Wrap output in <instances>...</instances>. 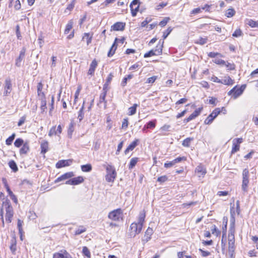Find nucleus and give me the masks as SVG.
I'll use <instances>...</instances> for the list:
<instances>
[{"label": "nucleus", "instance_id": "nucleus-49", "mask_svg": "<svg viewBox=\"0 0 258 258\" xmlns=\"http://www.w3.org/2000/svg\"><path fill=\"white\" fill-rule=\"evenodd\" d=\"M192 140V138H187L183 140L182 145L184 147H189L190 142Z\"/></svg>", "mask_w": 258, "mask_h": 258}, {"label": "nucleus", "instance_id": "nucleus-11", "mask_svg": "<svg viewBox=\"0 0 258 258\" xmlns=\"http://www.w3.org/2000/svg\"><path fill=\"white\" fill-rule=\"evenodd\" d=\"M72 162V159L61 160L56 163L55 166L57 168H60L63 167L70 166Z\"/></svg>", "mask_w": 258, "mask_h": 258}, {"label": "nucleus", "instance_id": "nucleus-53", "mask_svg": "<svg viewBox=\"0 0 258 258\" xmlns=\"http://www.w3.org/2000/svg\"><path fill=\"white\" fill-rule=\"evenodd\" d=\"M170 20L169 18H168V17H165L163 19V20H162L160 23H159V25L163 27L164 26H165L167 23H168V22L169 21V20Z\"/></svg>", "mask_w": 258, "mask_h": 258}, {"label": "nucleus", "instance_id": "nucleus-61", "mask_svg": "<svg viewBox=\"0 0 258 258\" xmlns=\"http://www.w3.org/2000/svg\"><path fill=\"white\" fill-rule=\"evenodd\" d=\"M175 164V163H174V160H172V161H170L169 162L165 163L164 166V167L168 168L172 167V166H173Z\"/></svg>", "mask_w": 258, "mask_h": 258}, {"label": "nucleus", "instance_id": "nucleus-24", "mask_svg": "<svg viewBox=\"0 0 258 258\" xmlns=\"http://www.w3.org/2000/svg\"><path fill=\"white\" fill-rule=\"evenodd\" d=\"M37 93L38 95L41 97V98L45 97L44 93L42 91L43 88L42 84L40 82L37 85Z\"/></svg>", "mask_w": 258, "mask_h": 258}, {"label": "nucleus", "instance_id": "nucleus-47", "mask_svg": "<svg viewBox=\"0 0 258 258\" xmlns=\"http://www.w3.org/2000/svg\"><path fill=\"white\" fill-rule=\"evenodd\" d=\"M106 94H107V93H106L105 91H103L101 93V94L100 95V97H99V102L100 103L102 102H105V103L106 102V101L105 100V97L106 96Z\"/></svg>", "mask_w": 258, "mask_h": 258}, {"label": "nucleus", "instance_id": "nucleus-10", "mask_svg": "<svg viewBox=\"0 0 258 258\" xmlns=\"http://www.w3.org/2000/svg\"><path fill=\"white\" fill-rule=\"evenodd\" d=\"M26 51V49L25 47H23L20 52V54L19 57L16 59L15 65L20 67L21 66V61L25 57V52Z\"/></svg>", "mask_w": 258, "mask_h": 258}, {"label": "nucleus", "instance_id": "nucleus-62", "mask_svg": "<svg viewBox=\"0 0 258 258\" xmlns=\"http://www.w3.org/2000/svg\"><path fill=\"white\" fill-rule=\"evenodd\" d=\"M211 231L213 234L218 235L220 233V231L218 230L215 225L212 226Z\"/></svg>", "mask_w": 258, "mask_h": 258}, {"label": "nucleus", "instance_id": "nucleus-9", "mask_svg": "<svg viewBox=\"0 0 258 258\" xmlns=\"http://www.w3.org/2000/svg\"><path fill=\"white\" fill-rule=\"evenodd\" d=\"M243 142L242 138H236L233 140L231 153L234 154L239 150L240 144Z\"/></svg>", "mask_w": 258, "mask_h": 258}, {"label": "nucleus", "instance_id": "nucleus-25", "mask_svg": "<svg viewBox=\"0 0 258 258\" xmlns=\"http://www.w3.org/2000/svg\"><path fill=\"white\" fill-rule=\"evenodd\" d=\"M74 125L75 123L73 121H71L68 130V136L70 139L72 138V134L74 131Z\"/></svg>", "mask_w": 258, "mask_h": 258}, {"label": "nucleus", "instance_id": "nucleus-51", "mask_svg": "<svg viewBox=\"0 0 258 258\" xmlns=\"http://www.w3.org/2000/svg\"><path fill=\"white\" fill-rule=\"evenodd\" d=\"M242 35V32L240 29H236L232 34V36L235 37H238Z\"/></svg>", "mask_w": 258, "mask_h": 258}, {"label": "nucleus", "instance_id": "nucleus-36", "mask_svg": "<svg viewBox=\"0 0 258 258\" xmlns=\"http://www.w3.org/2000/svg\"><path fill=\"white\" fill-rule=\"evenodd\" d=\"M41 107L40 109L41 110V112H44L45 109H46V100L45 97H43L41 98Z\"/></svg>", "mask_w": 258, "mask_h": 258}, {"label": "nucleus", "instance_id": "nucleus-38", "mask_svg": "<svg viewBox=\"0 0 258 258\" xmlns=\"http://www.w3.org/2000/svg\"><path fill=\"white\" fill-rule=\"evenodd\" d=\"M2 182H3V183L4 184V185L5 186V187L6 188V190L8 192V194L9 195L10 194L12 193V191L11 190V189L8 184L7 179L5 178H3Z\"/></svg>", "mask_w": 258, "mask_h": 258}, {"label": "nucleus", "instance_id": "nucleus-33", "mask_svg": "<svg viewBox=\"0 0 258 258\" xmlns=\"http://www.w3.org/2000/svg\"><path fill=\"white\" fill-rule=\"evenodd\" d=\"M10 248L12 253L15 254L17 249L16 240L15 239H14L11 241V245Z\"/></svg>", "mask_w": 258, "mask_h": 258}, {"label": "nucleus", "instance_id": "nucleus-43", "mask_svg": "<svg viewBox=\"0 0 258 258\" xmlns=\"http://www.w3.org/2000/svg\"><path fill=\"white\" fill-rule=\"evenodd\" d=\"M92 36H90V34L88 33H85L84 34V36H83V39H86V42L87 45H89L90 43H91L92 41Z\"/></svg>", "mask_w": 258, "mask_h": 258}, {"label": "nucleus", "instance_id": "nucleus-18", "mask_svg": "<svg viewBox=\"0 0 258 258\" xmlns=\"http://www.w3.org/2000/svg\"><path fill=\"white\" fill-rule=\"evenodd\" d=\"M164 40H160L158 44L156 46L154 51L157 55H160L162 52V48L163 46Z\"/></svg>", "mask_w": 258, "mask_h": 258}, {"label": "nucleus", "instance_id": "nucleus-31", "mask_svg": "<svg viewBox=\"0 0 258 258\" xmlns=\"http://www.w3.org/2000/svg\"><path fill=\"white\" fill-rule=\"evenodd\" d=\"M138 161V158L135 157L131 159L128 165V169H133L136 165Z\"/></svg>", "mask_w": 258, "mask_h": 258}, {"label": "nucleus", "instance_id": "nucleus-2", "mask_svg": "<svg viewBox=\"0 0 258 258\" xmlns=\"http://www.w3.org/2000/svg\"><path fill=\"white\" fill-rule=\"evenodd\" d=\"M107 174L105 176V179L107 182H113L115 179L117 173L114 166L108 165L106 167Z\"/></svg>", "mask_w": 258, "mask_h": 258}, {"label": "nucleus", "instance_id": "nucleus-29", "mask_svg": "<svg viewBox=\"0 0 258 258\" xmlns=\"http://www.w3.org/2000/svg\"><path fill=\"white\" fill-rule=\"evenodd\" d=\"M223 110H225V108L223 107L221 108V110L220 109V108H216L212 111V112L210 114L212 115L214 117V118H215L220 113L221 111Z\"/></svg>", "mask_w": 258, "mask_h": 258}, {"label": "nucleus", "instance_id": "nucleus-52", "mask_svg": "<svg viewBox=\"0 0 258 258\" xmlns=\"http://www.w3.org/2000/svg\"><path fill=\"white\" fill-rule=\"evenodd\" d=\"M249 171L247 169L245 168L242 172V179H248Z\"/></svg>", "mask_w": 258, "mask_h": 258}, {"label": "nucleus", "instance_id": "nucleus-48", "mask_svg": "<svg viewBox=\"0 0 258 258\" xmlns=\"http://www.w3.org/2000/svg\"><path fill=\"white\" fill-rule=\"evenodd\" d=\"M172 30V28L171 27H168V29L163 32V34L162 37L163 39H165L170 34Z\"/></svg>", "mask_w": 258, "mask_h": 258}, {"label": "nucleus", "instance_id": "nucleus-7", "mask_svg": "<svg viewBox=\"0 0 258 258\" xmlns=\"http://www.w3.org/2000/svg\"><path fill=\"white\" fill-rule=\"evenodd\" d=\"M140 4V0H133L131 3L130 7L133 17L136 16L137 12L139 11Z\"/></svg>", "mask_w": 258, "mask_h": 258}, {"label": "nucleus", "instance_id": "nucleus-17", "mask_svg": "<svg viewBox=\"0 0 258 258\" xmlns=\"http://www.w3.org/2000/svg\"><path fill=\"white\" fill-rule=\"evenodd\" d=\"M231 215L232 216V219L230 220L231 223L228 234V235L230 236H234L235 233V219L232 214Z\"/></svg>", "mask_w": 258, "mask_h": 258}, {"label": "nucleus", "instance_id": "nucleus-32", "mask_svg": "<svg viewBox=\"0 0 258 258\" xmlns=\"http://www.w3.org/2000/svg\"><path fill=\"white\" fill-rule=\"evenodd\" d=\"M246 24L252 28H258V22L253 20H248Z\"/></svg>", "mask_w": 258, "mask_h": 258}, {"label": "nucleus", "instance_id": "nucleus-54", "mask_svg": "<svg viewBox=\"0 0 258 258\" xmlns=\"http://www.w3.org/2000/svg\"><path fill=\"white\" fill-rule=\"evenodd\" d=\"M80 227L81 228H79L77 230H76V231H75V235H80L86 231V229L85 228H84L83 226H81Z\"/></svg>", "mask_w": 258, "mask_h": 258}, {"label": "nucleus", "instance_id": "nucleus-20", "mask_svg": "<svg viewBox=\"0 0 258 258\" xmlns=\"http://www.w3.org/2000/svg\"><path fill=\"white\" fill-rule=\"evenodd\" d=\"M153 234V229L149 227L146 230L145 234V239H143V241L145 242H147L150 239L151 236Z\"/></svg>", "mask_w": 258, "mask_h": 258}, {"label": "nucleus", "instance_id": "nucleus-16", "mask_svg": "<svg viewBox=\"0 0 258 258\" xmlns=\"http://www.w3.org/2000/svg\"><path fill=\"white\" fill-rule=\"evenodd\" d=\"M97 62L95 59L92 60L90 65V68L88 70V74L90 75H93L94 74L96 68L97 67Z\"/></svg>", "mask_w": 258, "mask_h": 258}, {"label": "nucleus", "instance_id": "nucleus-21", "mask_svg": "<svg viewBox=\"0 0 258 258\" xmlns=\"http://www.w3.org/2000/svg\"><path fill=\"white\" fill-rule=\"evenodd\" d=\"M29 151V146L27 142L25 143L20 150V155L26 154Z\"/></svg>", "mask_w": 258, "mask_h": 258}, {"label": "nucleus", "instance_id": "nucleus-3", "mask_svg": "<svg viewBox=\"0 0 258 258\" xmlns=\"http://www.w3.org/2000/svg\"><path fill=\"white\" fill-rule=\"evenodd\" d=\"M123 214V211L120 208L114 210L108 213V218L114 221H119Z\"/></svg>", "mask_w": 258, "mask_h": 258}, {"label": "nucleus", "instance_id": "nucleus-13", "mask_svg": "<svg viewBox=\"0 0 258 258\" xmlns=\"http://www.w3.org/2000/svg\"><path fill=\"white\" fill-rule=\"evenodd\" d=\"M62 253H55L53 255V258H72L70 254L66 250H61Z\"/></svg>", "mask_w": 258, "mask_h": 258}, {"label": "nucleus", "instance_id": "nucleus-45", "mask_svg": "<svg viewBox=\"0 0 258 258\" xmlns=\"http://www.w3.org/2000/svg\"><path fill=\"white\" fill-rule=\"evenodd\" d=\"M73 27V22L70 21L67 24L66 29L64 30V34H68Z\"/></svg>", "mask_w": 258, "mask_h": 258}, {"label": "nucleus", "instance_id": "nucleus-60", "mask_svg": "<svg viewBox=\"0 0 258 258\" xmlns=\"http://www.w3.org/2000/svg\"><path fill=\"white\" fill-rule=\"evenodd\" d=\"M167 180V177L165 175L160 176L157 179V181L161 183L164 182Z\"/></svg>", "mask_w": 258, "mask_h": 258}, {"label": "nucleus", "instance_id": "nucleus-37", "mask_svg": "<svg viewBox=\"0 0 258 258\" xmlns=\"http://www.w3.org/2000/svg\"><path fill=\"white\" fill-rule=\"evenodd\" d=\"M235 14V11L234 9L231 8L227 10L225 13V16L228 18L233 17Z\"/></svg>", "mask_w": 258, "mask_h": 258}, {"label": "nucleus", "instance_id": "nucleus-22", "mask_svg": "<svg viewBox=\"0 0 258 258\" xmlns=\"http://www.w3.org/2000/svg\"><path fill=\"white\" fill-rule=\"evenodd\" d=\"M48 143L46 141H43L41 144V153L45 154L48 151Z\"/></svg>", "mask_w": 258, "mask_h": 258}, {"label": "nucleus", "instance_id": "nucleus-26", "mask_svg": "<svg viewBox=\"0 0 258 258\" xmlns=\"http://www.w3.org/2000/svg\"><path fill=\"white\" fill-rule=\"evenodd\" d=\"M73 185H78L82 183L84 179L82 176H79L76 177L72 178Z\"/></svg>", "mask_w": 258, "mask_h": 258}, {"label": "nucleus", "instance_id": "nucleus-57", "mask_svg": "<svg viewBox=\"0 0 258 258\" xmlns=\"http://www.w3.org/2000/svg\"><path fill=\"white\" fill-rule=\"evenodd\" d=\"M56 126H53L50 128V130L49 132V133H48V136L51 137L52 135H56Z\"/></svg>", "mask_w": 258, "mask_h": 258}, {"label": "nucleus", "instance_id": "nucleus-34", "mask_svg": "<svg viewBox=\"0 0 258 258\" xmlns=\"http://www.w3.org/2000/svg\"><path fill=\"white\" fill-rule=\"evenodd\" d=\"M156 120L154 119L149 121L146 125L145 127L147 128H154L156 126Z\"/></svg>", "mask_w": 258, "mask_h": 258}, {"label": "nucleus", "instance_id": "nucleus-19", "mask_svg": "<svg viewBox=\"0 0 258 258\" xmlns=\"http://www.w3.org/2000/svg\"><path fill=\"white\" fill-rule=\"evenodd\" d=\"M234 82V80L229 76H225L224 79H221V84L226 85H232Z\"/></svg>", "mask_w": 258, "mask_h": 258}, {"label": "nucleus", "instance_id": "nucleus-8", "mask_svg": "<svg viewBox=\"0 0 258 258\" xmlns=\"http://www.w3.org/2000/svg\"><path fill=\"white\" fill-rule=\"evenodd\" d=\"M12 89V85L11 79L7 78L5 82L4 95L5 96H8L11 92Z\"/></svg>", "mask_w": 258, "mask_h": 258}, {"label": "nucleus", "instance_id": "nucleus-12", "mask_svg": "<svg viewBox=\"0 0 258 258\" xmlns=\"http://www.w3.org/2000/svg\"><path fill=\"white\" fill-rule=\"evenodd\" d=\"M74 176V173L73 172L71 171V172H67V173L61 175L59 177H58L55 180V182L56 183V182H59L60 181H62V180H64L65 179H69L70 178H72Z\"/></svg>", "mask_w": 258, "mask_h": 258}, {"label": "nucleus", "instance_id": "nucleus-42", "mask_svg": "<svg viewBox=\"0 0 258 258\" xmlns=\"http://www.w3.org/2000/svg\"><path fill=\"white\" fill-rule=\"evenodd\" d=\"M24 141L23 139L21 138H18L17 139L15 142H14V145L15 147L19 148L21 146H22L24 144Z\"/></svg>", "mask_w": 258, "mask_h": 258}, {"label": "nucleus", "instance_id": "nucleus-58", "mask_svg": "<svg viewBox=\"0 0 258 258\" xmlns=\"http://www.w3.org/2000/svg\"><path fill=\"white\" fill-rule=\"evenodd\" d=\"M128 126V119L127 118H124L122 122L121 127L123 129H126Z\"/></svg>", "mask_w": 258, "mask_h": 258}, {"label": "nucleus", "instance_id": "nucleus-55", "mask_svg": "<svg viewBox=\"0 0 258 258\" xmlns=\"http://www.w3.org/2000/svg\"><path fill=\"white\" fill-rule=\"evenodd\" d=\"M199 251L201 252V255L203 257H206L211 254V253L209 251H205L201 248L199 249Z\"/></svg>", "mask_w": 258, "mask_h": 258}, {"label": "nucleus", "instance_id": "nucleus-56", "mask_svg": "<svg viewBox=\"0 0 258 258\" xmlns=\"http://www.w3.org/2000/svg\"><path fill=\"white\" fill-rule=\"evenodd\" d=\"M157 76H152L151 77H150L149 78L147 81H146V83H149V84H152L154 82H155V81H156V80L157 79Z\"/></svg>", "mask_w": 258, "mask_h": 258}, {"label": "nucleus", "instance_id": "nucleus-50", "mask_svg": "<svg viewBox=\"0 0 258 258\" xmlns=\"http://www.w3.org/2000/svg\"><path fill=\"white\" fill-rule=\"evenodd\" d=\"M155 55H157L156 53L155 52V51H154L153 49H152V50H150L148 52L144 54V57L145 58H147V57H151V56H154Z\"/></svg>", "mask_w": 258, "mask_h": 258}, {"label": "nucleus", "instance_id": "nucleus-40", "mask_svg": "<svg viewBox=\"0 0 258 258\" xmlns=\"http://www.w3.org/2000/svg\"><path fill=\"white\" fill-rule=\"evenodd\" d=\"M145 216L146 215L145 212L140 213L138 223L141 224L142 225V226H143V224L145 221Z\"/></svg>", "mask_w": 258, "mask_h": 258}, {"label": "nucleus", "instance_id": "nucleus-59", "mask_svg": "<svg viewBox=\"0 0 258 258\" xmlns=\"http://www.w3.org/2000/svg\"><path fill=\"white\" fill-rule=\"evenodd\" d=\"M207 39L206 38H201L199 40L197 41L195 43L203 45L207 42Z\"/></svg>", "mask_w": 258, "mask_h": 258}, {"label": "nucleus", "instance_id": "nucleus-64", "mask_svg": "<svg viewBox=\"0 0 258 258\" xmlns=\"http://www.w3.org/2000/svg\"><path fill=\"white\" fill-rule=\"evenodd\" d=\"M26 117L25 116H23L22 117H21L18 122V126H21L24 123Z\"/></svg>", "mask_w": 258, "mask_h": 258}, {"label": "nucleus", "instance_id": "nucleus-44", "mask_svg": "<svg viewBox=\"0 0 258 258\" xmlns=\"http://www.w3.org/2000/svg\"><path fill=\"white\" fill-rule=\"evenodd\" d=\"M83 254L88 258L91 257V253L89 249L86 246H84L82 250Z\"/></svg>", "mask_w": 258, "mask_h": 258}, {"label": "nucleus", "instance_id": "nucleus-41", "mask_svg": "<svg viewBox=\"0 0 258 258\" xmlns=\"http://www.w3.org/2000/svg\"><path fill=\"white\" fill-rule=\"evenodd\" d=\"M133 77V75L131 74L128 75L126 77H124L121 83V85L122 87H124L126 85L127 81H128V80L131 79Z\"/></svg>", "mask_w": 258, "mask_h": 258}, {"label": "nucleus", "instance_id": "nucleus-1", "mask_svg": "<svg viewBox=\"0 0 258 258\" xmlns=\"http://www.w3.org/2000/svg\"><path fill=\"white\" fill-rule=\"evenodd\" d=\"M3 205L6 207V221L8 223H10L12 222L14 216L13 208L9 200H6L5 202H3Z\"/></svg>", "mask_w": 258, "mask_h": 258}, {"label": "nucleus", "instance_id": "nucleus-14", "mask_svg": "<svg viewBox=\"0 0 258 258\" xmlns=\"http://www.w3.org/2000/svg\"><path fill=\"white\" fill-rule=\"evenodd\" d=\"M125 27V23L123 22H116L111 26V30L122 31Z\"/></svg>", "mask_w": 258, "mask_h": 258}, {"label": "nucleus", "instance_id": "nucleus-23", "mask_svg": "<svg viewBox=\"0 0 258 258\" xmlns=\"http://www.w3.org/2000/svg\"><path fill=\"white\" fill-rule=\"evenodd\" d=\"M84 105H85V101H84L83 105L81 107V108L80 109L79 112H78V118L79 120V121L81 122L83 119L84 118Z\"/></svg>", "mask_w": 258, "mask_h": 258}, {"label": "nucleus", "instance_id": "nucleus-15", "mask_svg": "<svg viewBox=\"0 0 258 258\" xmlns=\"http://www.w3.org/2000/svg\"><path fill=\"white\" fill-rule=\"evenodd\" d=\"M139 143V139L135 140L132 142L124 151V154L126 155L130 151H133Z\"/></svg>", "mask_w": 258, "mask_h": 258}, {"label": "nucleus", "instance_id": "nucleus-46", "mask_svg": "<svg viewBox=\"0 0 258 258\" xmlns=\"http://www.w3.org/2000/svg\"><path fill=\"white\" fill-rule=\"evenodd\" d=\"M214 119L215 118H214L212 115L210 114L205 120L204 122L206 124H210L214 120Z\"/></svg>", "mask_w": 258, "mask_h": 258}, {"label": "nucleus", "instance_id": "nucleus-4", "mask_svg": "<svg viewBox=\"0 0 258 258\" xmlns=\"http://www.w3.org/2000/svg\"><path fill=\"white\" fill-rule=\"evenodd\" d=\"M245 88V85H242L240 88L237 89H236V86H235L228 92V95H231L233 94V98L234 99H236L242 94Z\"/></svg>", "mask_w": 258, "mask_h": 258}, {"label": "nucleus", "instance_id": "nucleus-28", "mask_svg": "<svg viewBox=\"0 0 258 258\" xmlns=\"http://www.w3.org/2000/svg\"><path fill=\"white\" fill-rule=\"evenodd\" d=\"M138 106L137 104H134L133 106L128 108V115H133L136 113L137 108Z\"/></svg>", "mask_w": 258, "mask_h": 258}, {"label": "nucleus", "instance_id": "nucleus-30", "mask_svg": "<svg viewBox=\"0 0 258 258\" xmlns=\"http://www.w3.org/2000/svg\"><path fill=\"white\" fill-rule=\"evenodd\" d=\"M92 167L90 164H87L81 166V169L83 172H90L92 170Z\"/></svg>", "mask_w": 258, "mask_h": 258}, {"label": "nucleus", "instance_id": "nucleus-39", "mask_svg": "<svg viewBox=\"0 0 258 258\" xmlns=\"http://www.w3.org/2000/svg\"><path fill=\"white\" fill-rule=\"evenodd\" d=\"M15 137L16 134L15 133H13L11 136H10L8 139H7L6 141V145L9 146L12 145Z\"/></svg>", "mask_w": 258, "mask_h": 258}, {"label": "nucleus", "instance_id": "nucleus-63", "mask_svg": "<svg viewBox=\"0 0 258 258\" xmlns=\"http://www.w3.org/2000/svg\"><path fill=\"white\" fill-rule=\"evenodd\" d=\"M16 10H19L21 8V5L19 0H17L14 6Z\"/></svg>", "mask_w": 258, "mask_h": 258}, {"label": "nucleus", "instance_id": "nucleus-5", "mask_svg": "<svg viewBox=\"0 0 258 258\" xmlns=\"http://www.w3.org/2000/svg\"><path fill=\"white\" fill-rule=\"evenodd\" d=\"M143 226L138 223H133L130 226L131 232L130 236L131 237H135L137 234H139L142 229Z\"/></svg>", "mask_w": 258, "mask_h": 258}, {"label": "nucleus", "instance_id": "nucleus-35", "mask_svg": "<svg viewBox=\"0 0 258 258\" xmlns=\"http://www.w3.org/2000/svg\"><path fill=\"white\" fill-rule=\"evenodd\" d=\"M248 183V179H242V189L244 192L247 191V185Z\"/></svg>", "mask_w": 258, "mask_h": 258}, {"label": "nucleus", "instance_id": "nucleus-6", "mask_svg": "<svg viewBox=\"0 0 258 258\" xmlns=\"http://www.w3.org/2000/svg\"><path fill=\"white\" fill-rule=\"evenodd\" d=\"M207 170L206 167L202 164H200L198 166L195 170V173L199 178V180H201L202 178L205 176Z\"/></svg>", "mask_w": 258, "mask_h": 258}, {"label": "nucleus", "instance_id": "nucleus-27", "mask_svg": "<svg viewBox=\"0 0 258 258\" xmlns=\"http://www.w3.org/2000/svg\"><path fill=\"white\" fill-rule=\"evenodd\" d=\"M9 166L14 172H16L18 170L17 164L14 160H11L9 161Z\"/></svg>", "mask_w": 258, "mask_h": 258}]
</instances>
